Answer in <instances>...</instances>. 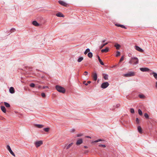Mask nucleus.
Instances as JSON below:
<instances>
[{
	"label": "nucleus",
	"mask_w": 157,
	"mask_h": 157,
	"mask_svg": "<svg viewBox=\"0 0 157 157\" xmlns=\"http://www.w3.org/2000/svg\"><path fill=\"white\" fill-rule=\"evenodd\" d=\"M138 59L136 57H132L131 59L129 61V63L130 64H137L138 63Z\"/></svg>",
	"instance_id": "nucleus-1"
},
{
	"label": "nucleus",
	"mask_w": 157,
	"mask_h": 157,
	"mask_svg": "<svg viewBox=\"0 0 157 157\" xmlns=\"http://www.w3.org/2000/svg\"><path fill=\"white\" fill-rule=\"evenodd\" d=\"M55 87L56 89L59 92L62 93H65V90L63 87L59 85L56 86Z\"/></svg>",
	"instance_id": "nucleus-2"
},
{
	"label": "nucleus",
	"mask_w": 157,
	"mask_h": 157,
	"mask_svg": "<svg viewBox=\"0 0 157 157\" xmlns=\"http://www.w3.org/2000/svg\"><path fill=\"white\" fill-rule=\"evenodd\" d=\"M135 75V73L133 72H130L127 74L124 75V76L126 77H129L134 76Z\"/></svg>",
	"instance_id": "nucleus-3"
},
{
	"label": "nucleus",
	"mask_w": 157,
	"mask_h": 157,
	"mask_svg": "<svg viewBox=\"0 0 157 157\" xmlns=\"http://www.w3.org/2000/svg\"><path fill=\"white\" fill-rule=\"evenodd\" d=\"M109 85V84L108 82H104L101 85V87L103 89H105L107 88Z\"/></svg>",
	"instance_id": "nucleus-4"
},
{
	"label": "nucleus",
	"mask_w": 157,
	"mask_h": 157,
	"mask_svg": "<svg viewBox=\"0 0 157 157\" xmlns=\"http://www.w3.org/2000/svg\"><path fill=\"white\" fill-rule=\"evenodd\" d=\"M42 144L43 142L41 141H37L34 143V144L36 147H38Z\"/></svg>",
	"instance_id": "nucleus-5"
},
{
	"label": "nucleus",
	"mask_w": 157,
	"mask_h": 157,
	"mask_svg": "<svg viewBox=\"0 0 157 157\" xmlns=\"http://www.w3.org/2000/svg\"><path fill=\"white\" fill-rule=\"evenodd\" d=\"M7 148L9 150L10 153L12 155L14 156H15V155L14 153L12 151L9 145H7Z\"/></svg>",
	"instance_id": "nucleus-6"
},
{
	"label": "nucleus",
	"mask_w": 157,
	"mask_h": 157,
	"mask_svg": "<svg viewBox=\"0 0 157 157\" xmlns=\"http://www.w3.org/2000/svg\"><path fill=\"white\" fill-rule=\"evenodd\" d=\"M58 2L59 4L63 6L66 7L68 5L67 3L63 1L59 0L58 1Z\"/></svg>",
	"instance_id": "nucleus-7"
},
{
	"label": "nucleus",
	"mask_w": 157,
	"mask_h": 157,
	"mask_svg": "<svg viewBox=\"0 0 157 157\" xmlns=\"http://www.w3.org/2000/svg\"><path fill=\"white\" fill-rule=\"evenodd\" d=\"M140 70L142 72H148L150 71V69L147 68H140Z\"/></svg>",
	"instance_id": "nucleus-8"
},
{
	"label": "nucleus",
	"mask_w": 157,
	"mask_h": 157,
	"mask_svg": "<svg viewBox=\"0 0 157 157\" xmlns=\"http://www.w3.org/2000/svg\"><path fill=\"white\" fill-rule=\"evenodd\" d=\"M135 49L137 51L141 52H143L144 50L141 48H140L139 47L137 46H135Z\"/></svg>",
	"instance_id": "nucleus-9"
},
{
	"label": "nucleus",
	"mask_w": 157,
	"mask_h": 157,
	"mask_svg": "<svg viewBox=\"0 0 157 157\" xmlns=\"http://www.w3.org/2000/svg\"><path fill=\"white\" fill-rule=\"evenodd\" d=\"M73 144V143H71L69 145H67V144H66V145L65 146V147H64V149H66L67 150L69 148H70Z\"/></svg>",
	"instance_id": "nucleus-10"
},
{
	"label": "nucleus",
	"mask_w": 157,
	"mask_h": 157,
	"mask_svg": "<svg viewBox=\"0 0 157 157\" xmlns=\"http://www.w3.org/2000/svg\"><path fill=\"white\" fill-rule=\"evenodd\" d=\"M83 142L82 140V139H80L78 140H77V141L76 143V144L77 145H79L80 144H82Z\"/></svg>",
	"instance_id": "nucleus-11"
},
{
	"label": "nucleus",
	"mask_w": 157,
	"mask_h": 157,
	"mask_svg": "<svg viewBox=\"0 0 157 157\" xmlns=\"http://www.w3.org/2000/svg\"><path fill=\"white\" fill-rule=\"evenodd\" d=\"M93 78L94 80L95 81H96L97 79V73L95 72L93 73Z\"/></svg>",
	"instance_id": "nucleus-12"
},
{
	"label": "nucleus",
	"mask_w": 157,
	"mask_h": 157,
	"mask_svg": "<svg viewBox=\"0 0 157 157\" xmlns=\"http://www.w3.org/2000/svg\"><path fill=\"white\" fill-rule=\"evenodd\" d=\"M10 92L11 94H13L15 92L14 89L13 87H11L9 89Z\"/></svg>",
	"instance_id": "nucleus-13"
},
{
	"label": "nucleus",
	"mask_w": 157,
	"mask_h": 157,
	"mask_svg": "<svg viewBox=\"0 0 157 157\" xmlns=\"http://www.w3.org/2000/svg\"><path fill=\"white\" fill-rule=\"evenodd\" d=\"M115 25H116V26H117V27H120L122 28H124L125 29H127L126 27L124 25H122L118 24H116Z\"/></svg>",
	"instance_id": "nucleus-14"
},
{
	"label": "nucleus",
	"mask_w": 157,
	"mask_h": 157,
	"mask_svg": "<svg viewBox=\"0 0 157 157\" xmlns=\"http://www.w3.org/2000/svg\"><path fill=\"white\" fill-rule=\"evenodd\" d=\"M102 75L103 76L104 78L106 80H108V75L105 74H103Z\"/></svg>",
	"instance_id": "nucleus-15"
},
{
	"label": "nucleus",
	"mask_w": 157,
	"mask_h": 157,
	"mask_svg": "<svg viewBox=\"0 0 157 157\" xmlns=\"http://www.w3.org/2000/svg\"><path fill=\"white\" fill-rule=\"evenodd\" d=\"M109 51V48L107 47L106 48L104 49L101 50V52H107Z\"/></svg>",
	"instance_id": "nucleus-16"
},
{
	"label": "nucleus",
	"mask_w": 157,
	"mask_h": 157,
	"mask_svg": "<svg viewBox=\"0 0 157 157\" xmlns=\"http://www.w3.org/2000/svg\"><path fill=\"white\" fill-rule=\"evenodd\" d=\"M32 24L34 25L35 26H37L39 25V24L36 21H33L32 22Z\"/></svg>",
	"instance_id": "nucleus-17"
},
{
	"label": "nucleus",
	"mask_w": 157,
	"mask_h": 157,
	"mask_svg": "<svg viewBox=\"0 0 157 157\" xmlns=\"http://www.w3.org/2000/svg\"><path fill=\"white\" fill-rule=\"evenodd\" d=\"M137 130H138V131L140 133H142V129L140 126H138Z\"/></svg>",
	"instance_id": "nucleus-18"
},
{
	"label": "nucleus",
	"mask_w": 157,
	"mask_h": 157,
	"mask_svg": "<svg viewBox=\"0 0 157 157\" xmlns=\"http://www.w3.org/2000/svg\"><path fill=\"white\" fill-rule=\"evenodd\" d=\"M1 109L2 110L4 113H5L6 112V109L5 106H1Z\"/></svg>",
	"instance_id": "nucleus-19"
},
{
	"label": "nucleus",
	"mask_w": 157,
	"mask_h": 157,
	"mask_svg": "<svg viewBox=\"0 0 157 157\" xmlns=\"http://www.w3.org/2000/svg\"><path fill=\"white\" fill-rule=\"evenodd\" d=\"M56 16L58 17H63V15L60 12H59L56 13Z\"/></svg>",
	"instance_id": "nucleus-20"
},
{
	"label": "nucleus",
	"mask_w": 157,
	"mask_h": 157,
	"mask_svg": "<svg viewBox=\"0 0 157 157\" xmlns=\"http://www.w3.org/2000/svg\"><path fill=\"white\" fill-rule=\"evenodd\" d=\"M138 97L141 99H144L145 98V96L143 94H139Z\"/></svg>",
	"instance_id": "nucleus-21"
},
{
	"label": "nucleus",
	"mask_w": 157,
	"mask_h": 157,
	"mask_svg": "<svg viewBox=\"0 0 157 157\" xmlns=\"http://www.w3.org/2000/svg\"><path fill=\"white\" fill-rule=\"evenodd\" d=\"M35 126L38 128H41L44 126L43 125L40 124H36Z\"/></svg>",
	"instance_id": "nucleus-22"
},
{
	"label": "nucleus",
	"mask_w": 157,
	"mask_h": 157,
	"mask_svg": "<svg viewBox=\"0 0 157 157\" xmlns=\"http://www.w3.org/2000/svg\"><path fill=\"white\" fill-rule=\"evenodd\" d=\"M98 58L100 63L102 65H104L103 62L101 60L100 58V57L98 56Z\"/></svg>",
	"instance_id": "nucleus-23"
},
{
	"label": "nucleus",
	"mask_w": 157,
	"mask_h": 157,
	"mask_svg": "<svg viewBox=\"0 0 157 157\" xmlns=\"http://www.w3.org/2000/svg\"><path fill=\"white\" fill-rule=\"evenodd\" d=\"M114 46L117 49H119L121 47L120 45L118 44H116L114 45Z\"/></svg>",
	"instance_id": "nucleus-24"
},
{
	"label": "nucleus",
	"mask_w": 157,
	"mask_h": 157,
	"mask_svg": "<svg viewBox=\"0 0 157 157\" xmlns=\"http://www.w3.org/2000/svg\"><path fill=\"white\" fill-rule=\"evenodd\" d=\"M83 59V58L82 57H80L78 58L77 61L78 62H80L81 61H82Z\"/></svg>",
	"instance_id": "nucleus-25"
},
{
	"label": "nucleus",
	"mask_w": 157,
	"mask_h": 157,
	"mask_svg": "<svg viewBox=\"0 0 157 157\" xmlns=\"http://www.w3.org/2000/svg\"><path fill=\"white\" fill-rule=\"evenodd\" d=\"M4 103L6 107H10V105L8 103L6 102H4Z\"/></svg>",
	"instance_id": "nucleus-26"
},
{
	"label": "nucleus",
	"mask_w": 157,
	"mask_h": 157,
	"mask_svg": "<svg viewBox=\"0 0 157 157\" xmlns=\"http://www.w3.org/2000/svg\"><path fill=\"white\" fill-rule=\"evenodd\" d=\"M88 56L90 58H91L93 56V54L91 52H89L88 54Z\"/></svg>",
	"instance_id": "nucleus-27"
},
{
	"label": "nucleus",
	"mask_w": 157,
	"mask_h": 157,
	"mask_svg": "<svg viewBox=\"0 0 157 157\" xmlns=\"http://www.w3.org/2000/svg\"><path fill=\"white\" fill-rule=\"evenodd\" d=\"M90 52V49H89V48H87L86 49V51H85L84 52V54L85 55H86L87 53H89V52Z\"/></svg>",
	"instance_id": "nucleus-28"
},
{
	"label": "nucleus",
	"mask_w": 157,
	"mask_h": 157,
	"mask_svg": "<svg viewBox=\"0 0 157 157\" xmlns=\"http://www.w3.org/2000/svg\"><path fill=\"white\" fill-rule=\"evenodd\" d=\"M103 141V140L102 139H98V140H95L94 141V142H93L92 143H97V142H98L99 141Z\"/></svg>",
	"instance_id": "nucleus-29"
},
{
	"label": "nucleus",
	"mask_w": 157,
	"mask_h": 157,
	"mask_svg": "<svg viewBox=\"0 0 157 157\" xmlns=\"http://www.w3.org/2000/svg\"><path fill=\"white\" fill-rule=\"evenodd\" d=\"M43 129L45 132H48L50 128H44Z\"/></svg>",
	"instance_id": "nucleus-30"
},
{
	"label": "nucleus",
	"mask_w": 157,
	"mask_h": 157,
	"mask_svg": "<svg viewBox=\"0 0 157 157\" xmlns=\"http://www.w3.org/2000/svg\"><path fill=\"white\" fill-rule=\"evenodd\" d=\"M138 112L139 114L141 116L142 115L143 113H142V111L140 109H139L138 110Z\"/></svg>",
	"instance_id": "nucleus-31"
},
{
	"label": "nucleus",
	"mask_w": 157,
	"mask_h": 157,
	"mask_svg": "<svg viewBox=\"0 0 157 157\" xmlns=\"http://www.w3.org/2000/svg\"><path fill=\"white\" fill-rule=\"evenodd\" d=\"M32 88L35 87V84L34 83H32L29 85Z\"/></svg>",
	"instance_id": "nucleus-32"
},
{
	"label": "nucleus",
	"mask_w": 157,
	"mask_h": 157,
	"mask_svg": "<svg viewBox=\"0 0 157 157\" xmlns=\"http://www.w3.org/2000/svg\"><path fill=\"white\" fill-rule=\"evenodd\" d=\"M136 123L137 124H140V121L138 118H136Z\"/></svg>",
	"instance_id": "nucleus-33"
},
{
	"label": "nucleus",
	"mask_w": 157,
	"mask_h": 157,
	"mask_svg": "<svg viewBox=\"0 0 157 157\" xmlns=\"http://www.w3.org/2000/svg\"><path fill=\"white\" fill-rule=\"evenodd\" d=\"M144 116L147 119H148L149 118V116H148V114L147 113H145L144 114Z\"/></svg>",
	"instance_id": "nucleus-34"
},
{
	"label": "nucleus",
	"mask_w": 157,
	"mask_h": 157,
	"mask_svg": "<svg viewBox=\"0 0 157 157\" xmlns=\"http://www.w3.org/2000/svg\"><path fill=\"white\" fill-rule=\"evenodd\" d=\"M124 59V57H123V56H122L121 57V58L119 62L118 63H119L120 64V62H121V61H122Z\"/></svg>",
	"instance_id": "nucleus-35"
},
{
	"label": "nucleus",
	"mask_w": 157,
	"mask_h": 157,
	"mask_svg": "<svg viewBox=\"0 0 157 157\" xmlns=\"http://www.w3.org/2000/svg\"><path fill=\"white\" fill-rule=\"evenodd\" d=\"M120 55V52L117 51V54L116 55V56L118 57Z\"/></svg>",
	"instance_id": "nucleus-36"
},
{
	"label": "nucleus",
	"mask_w": 157,
	"mask_h": 157,
	"mask_svg": "<svg viewBox=\"0 0 157 157\" xmlns=\"http://www.w3.org/2000/svg\"><path fill=\"white\" fill-rule=\"evenodd\" d=\"M130 111L131 113H133L135 112L133 108H131Z\"/></svg>",
	"instance_id": "nucleus-37"
},
{
	"label": "nucleus",
	"mask_w": 157,
	"mask_h": 157,
	"mask_svg": "<svg viewBox=\"0 0 157 157\" xmlns=\"http://www.w3.org/2000/svg\"><path fill=\"white\" fill-rule=\"evenodd\" d=\"M41 95L42 97L43 98H44L46 97L45 94L44 92H43L41 94Z\"/></svg>",
	"instance_id": "nucleus-38"
},
{
	"label": "nucleus",
	"mask_w": 157,
	"mask_h": 157,
	"mask_svg": "<svg viewBox=\"0 0 157 157\" xmlns=\"http://www.w3.org/2000/svg\"><path fill=\"white\" fill-rule=\"evenodd\" d=\"M99 147L104 148L106 147V146L104 144H100L99 145Z\"/></svg>",
	"instance_id": "nucleus-39"
},
{
	"label": "nucleus",
	"mask_w": 157,
	"mask_h": 157,
	"mask_svg": "<svg viewBox=\"0 0 157 157\" xmlns=\"http://www.w3.org/2000/svg\"><path fill=\"white\" fill-rule=\"evenodd\" d=\"M83 135V134L82 133L78 134L77 135V137H79L82 136Z\"/></svg>",
	"instance_id": "nucleus-40"
},
{
	"label": "nucleus",
	"mask_w": 157,
	"mask_h": 157,
	"mask_svg": "<svg viewBox=\"0 0 157 157\" xmlns=\"http://www.w3.org/2000/svg\"><path fill=\"white\" fill-rule=\"evenodd\" d=\"M15 30V29L14 28H12L10 29V32L11 33L14 32Z\"/></svg>",
	"instance_id": "nucleus-41"
},
{
	"label": "nucleus",
	"mask_w": 157,
	"mask_h": 157,
	"mask_svg": "<svg viewBox=\"0 0 157 157\" xmlns=\"http://www.w3.org/2000/svg\"><path fill=\"white\" fill-rule=\"evenodd\" d=\"M104 44H101V45L99 46V48L100 49H101V48H102L104 47Z\"/></svg>",
	"instance_id": "nucleus-42"
},
{
	"label": "nucleus",
	"mask_w": 157,
	"mask_h": 157,
	"mask_svg": "<svg viewBox=\"0 0 157 157\" xmlns=\"http://www.w3.org/2000/svg\"><path fill=\"white\" fill-rule=\"evenodd\" d=\"M83 83L86 86H87L88 85L87 83H86V82L84 81L83 82Z\"/></svg>",
	"instance_id": "nucleus-43"
},
{
	"label": "nucleus",
	"mask_w": 157,
	"mask_h": 157,
	"mask_svg": "<svg viewBox=\"0 0 157 157\" xmlns=\"http://www.w3.org/2000/svg\"><path fill=\"white\" fill-rule=\"evenodd\" d=\"M84 75H85V76H86L87 74H88V72L86 71H85L84 72Z\"/></svg>",
	"instance_id": "nucleus-44"
},
{
	"label": "nucleus",
	"mask_w": 157,
	"mask_h": 157,
	"mask_svg": "<svg viewBox=\"0 0 157 157\" xmlns=\"http://www.w3.org/2000/svg\"><path fill=\"white\" fill-rule=\"evenodd\" d=\"M48 88V87L47 86H43L42 87L43 89H45V88Z\"/></svg>",
	"instance_id": "nucleus-45"
},
{
	"label": "nucleus",
	"mask_w": 157,
	"mask_h": 157,
	"mask_svg": "<svg viewBox=\"0 0 157 157\" xmlns=\"http://www.w3.org/2000/svg\"><path fill=\"white\" fill-rule=\"evenodd\" d=\"M119 63H118L116 65H114L113 66V67H116V66H119Z\"/></svg>",
	"instance_id": "nucleus-46"
},
{
	"label": "nucleus",
	"mask_w": 157,
	"mask_h": 157,
	"mask_svg": "<svg viewBox=\"0 0 157 157\" xmlns=\"http://www.w3.org/2000/svg\"><path fill=\"white\" fill-rule=\"evenodd\" d=\"M155 86L156 88L157 89V81L155 82Z\"/></svg>",
	"instance_id": "nucleus-47"
},
{
	"label": "nucleus",
	"mask_w": 157,
	"mask_h": 157,
	"mask_svg": "<svg viewBox=\"0 0 157 157\" xmlns=\"http://www.w3.org/2000/svg\"><path fill=\"white\" fill-rule=\"evenodd\" d=\"M120 105L119 104H117L116 105V108H118L120 106Z\"/></svg>",
	"instance_id": "nucleus-48"
},
{
	"label": "nucleus",
	"mask_w": 157,
	"mask_h": 157,
	"mask_svg": "<svg viewBox=\"0 0 157 157\" xmlns=\"http://www.w3.org/2000/svg\"><path fill=\"white\" fill-rule=\"evenodd\" d=\"M75 131V129H71V132H74Z\"/></svg>",
	"instance_id": "nucleus-49"
},
{
	"label": "nucleus",
	"mask_w": 157,
	"mask_h": 157,
	"mask_svg": "<svg viewBox=\"0 0 157 157\" xmlns=\"http://www.w3.org/2000/svg\"><path fill=\"white\" fill-rule=\"evenodd\" d=\"M84 148L86 149L88 147L87 146H84Z\"/></svg>",
	"instance_id": "nucleus-50"
},
{
	"label": "nucleus",
	"mask_w": 157,
	"mask_h": 157,
	"mask_svg": "<svg viewBox=\"0 0 157 157\" xmlns=\"http://www.w3.org/2000/svg\"><path fill=\"white\" fill-rule=\"evenodd\" d=\"M108 44V42H106L104 44H103L104 45V46H105L107 44Z\"/></svg>",
	"instance_id": "nucleus-51"
},
{
	"label": "nucleus",
	"mask_w": 157,
	"mask_h": 157,
	"mask_svg": "<svg viewBox=\"0 0 157 157\" xmlns=\"http://www.w3.org/2000/svg\"><path fill=\"white\" fill-rule=\"evenodd\" d=\"M106 40H103L102 41V43H104V42L106 41Z\"/></svg>",
	"instance_id": "nucleus-52"
},
{
	"label": "nucleus",
	"mask_w": 157,
	"mask_h": 157,
	"mask_svg": "<svg viewBox=\"0 0 157 157\" xmlns=\"http://www.w3.org/2000/svg\"><path fill=\"white\" fill-rule=\"evenodd\" d=\"M91 83V81H87V83Z\"/></svg>",
	"instance_id": "nucleus-53"
},
{
	"label": "nucleus",
	"mask_w": 157,
	"mask_h": 157,
	"mask_svg": "<svg viewBox=\"0 0 157 157\" xmlns=\"http://www.w3.org/2000/svg\"><path fill=\"white\" fill-rule=\"evenodd\" d=\"M88 152V150H86L85 151V153H87V152Z\"/></svg>",
	"instance_id": "nucleus-54"
},
{
	"label": "nucleus",
	"mask_w": 157,
	"mask_h": 157,
	"mask_svg": "<svg viewBox=\"0 0 157 157\" xmlns=\"http://www.w3.org/2000/svg\"><path fill=\"white\" fill-rule=\"evenodd\" d=\"M131 55V54H130V53H129L128 55V56L129 57H130Z\"/></svg>",
	"instance_id": "nucleus-55"
},
{
	"label": "nucleus",
	"mask_w": 157,
	"mask_h": 157,
	"mask_svg": "<svg viewBox=\"0 0 157 157\" xmlns=\"http://www.w3.org/2000/svg\"><path fill=\"white\" fill-rule=\"evenodd\" d=\"M86 137L87 138H91V137L90 136H87Z\"/></svg>",
	"instance_id": "nucleus-56"
},
{
	"label": "nucleus",
	"mask_w": 157,
	"mask_h": 157,
	"mask_svg": "<svg viewBox=\"0 0 157 157\" xmlns=\"http://www.w3.org/2000/svg\"><path fill=\"white\" fill-rule=\"evenodd\" d=\"M41 86H38V88H39L40 89V88H41Z\"/></svg>",
	"instance_id": "nucleus-57"
}]
</instances>
